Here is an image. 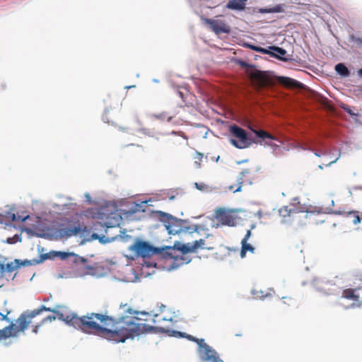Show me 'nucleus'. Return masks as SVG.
<instances>
[{
  "instance_id": "nucleus-48",
  "label": "nucleus",
  "mask_w": 362,
  "mask_h": 362,
  "mask_svg": "<svg viewBox=\"0 0 362 362\" xmlns=\"http://www.w3.org/2000/svg\"><path fill=\"white\" fill-rule=\"evenodd\" d=\"M241 247L243 248H244L245 250H246V252L249 251L252 253H254L255 250V248L252 245L248 243L247 242H245V243L241 242Z\"/></svg>"
},
{
  "instance_id": "nucleus-6",
  "label": "nucleus",
  "mask_w": 362,
  "mask_h": 362,
  "mask_svg": "<svg viewBox=\"0 0 362 362\" xmlns=\"http://www.w3.org/2000/svg\"><path fill=\"white\" fill-rule=\"evenodd\" d=\"M195 343L198 346L197 353L200 361L203 362H224L220 358L218 352L205 342L204 339L197 338Z\"/></svg>"
},
{
  "instance_id": "nucleus-36",
  "label": "nucleus",
  "mask_w": 362,
  "mask_h": 362,
  "mask_svg": "<svg viewBox=\"0 0 362 362\" xmlns=\"http://www.w3.org/2000/svg\"><path fill=\"white\" fill-rule=\"evenodd\" d=\"M72 257H74L72 262L76 265H79V264L84 265L88 262V259L86 258H85L84 257H81L74 252V255H72Z\"/></svg>"
},
{
  "instance_id": "nucleus-27",
  "label": "nucleus",
  "mask_w": 362,
  "mask_h": 362,
  "mask_svg": "<svg viewBox=\"0 0 362 362\" xmlns=\"http://www.w3.org/2000/svg\"><path fill=\"white\" fill-rule=\"evenodd\" d=\"M90 240H98L100 244L105 245L107 243H110L118 240V235H115L111 238L106 237L104 235H100L96 233H92L91 238Z\"/></svg>"
},
{
  "instance_id": "nucleus-43",
  "label": "nucleus",
  "mask_w": 362,
  "mask_h": 362,
  "mask_svg": "<svg viewBox=\"0 0 362 362\" xmlns=\"http://www.w3.org/2000/svg\"><path fill=\"white\" fill-rule=\"evenodd\" d=\"M7 215L9 216L11 221H20L24 222L28 218V216L23 217L21 216L16 214L15 213H11V211L7 212Z\"/></svg>"
},
{
  "instance_id": "nucleus-60",
  "label": "nucleus",
  "mask_w": 362,
  "mask_h": 362,
  "mask_svg": "<svg viewBox=\"0 0 362 362\" xmlns=\"http://www.w3.org/2000/svg\"><path fill=\"white\" fill-rule=\"evenodd\" d=\"M165 332V327L153 326V333H161Z\"/></svg>"
},
{
  "instance_id": "nucleus-18",
  "label": "nucleus",
  "mask_w": 362,
  "mask_h": 362,
  "mask_svg": "<svg viewBox=\"0 0 362 362\" xmlns=\"http://www.w3.org/2000/svg\"><path fill=\"white\" fill-rule=\"evenodd\" d=\"M248 0H228L225 7L229 10L244 11L246 10V3Z\"/></svg>"
},
{
  "instance_id": "nucleus-40",
  "label": "nucleus",
  "mask_w": 362,
  "mask_h": 362,
  "mask_svg": "<svg viewBox=\"0 0 362 362\" xmlns=\"http://www.w3.org/2000/svg\"><path fill=\"white\" fill-rule=\"evenodd\" d=\"M35 237L45 238L49 240H54V233L51 230H47V232H36Z\"/></svg>"
},
{
  "instance_id": "nucleus-46",
  "label": "nucleus",
  "mask_w": 362,
  "mask_h": 362,
  "mask_svg": "<svg viewBox=\"0 0 362 362\" xmlns=\"http://www.w3.org/2000/svg\"><path fill=\"white\" fill-rule=\"evenodd\" d=\"M15 263L18 264L19 268L22 267H28L31 266L30 261L29 259H15Z\"/></svg>"
},
{
  "instance_id": "nucleus-13",
  "label": "nucleus",
  "mask_w": 362,
  "mask_h": 362,
  "mask_svg": "<svg viewBox=\"0 0 362 362\" xmlns=\"http://www.w3.org/2000/svg\"><path fill=\"white\" fill-rule=\"evenodd\" d=\"M286 5L285 4H276L271 7H247L246 11L248 14L254 15L255 13H259L261 14L266 13H284L286 12Z\"/></svg>"
},
{
  "instance_id": "nucleus-21",
  "label": "nucleus",
  "mask_w": 362,
  "mask_h": 362,
  "mask_svg": "<svg viewBox=\"0 0 362 362\" xmlns=\"http://www.w3.org/2000/svg\"><path fill=\"white\" fill-rule=\"evenodd\" d=\"M16 322L18 323V326H16L15 329H17V332H24L31 321L26 315V313H23L17 319Z\"/></svg>"
},
{
  "instance_id": "nucleus-3",
  "label": "nucleus",
  "mask_w": 362,
  "mask_h": 362,
  "mask_svg": "<svg viewBox=\"0 0 362 362\" xmlns=\"http://www.w3.org/2000/svg\"><path fill=\"white\" fill-rule=\"evenodd\" d=\"M141 319L136 316H129L127 314V319L123 325L122 334L119 338H114V343H124L127 339H133L135 337H139L141 334L148 333V327H145L148 325L145 323L136 322Z\"/></svg>"
},
{
  "instance_id": "nucleus-28",
  "label": "nucleus",
  "mask_w": 362,
  "mask_h": 362,
  "mask_svg": "<svg viewBox=\"0 0 362 362\" xmlns=\"http://www.w3.org/2000/svg\"><path fill=\"white\" fill-rule=\"evenodd\" d=\"M171 337H176V338H185L188 339L189 341L195 342L197 340V337H195L191 334H189L186 332H180L175 330L171 332Z\"/></svg>"
},
{
  "instance_id": "nucleus-59",
  "label": "nucleus",
  "mask_w": 362,
  "mask_h": 362,
  "mask_svg": "<svg viewBox=\"0 0 362 362\" xmlns=\"http://www.w3.org/2000/svg\"><path fill=\"white\" fill-rule=\"evenodd\" d=\"M22 231L26 232L28 235L31 236H35L36 231L33 230V229L30 228H24L22 229Z\"/></svg>"
},
{
  "instance_id": "nucleus-23",
  "label": "nucleus",
  "mask_w": 362,
  "mask_h": 362,
  "mask_svg": "<svg viewBox=\"0 0 362 362\" xmlns=\"http://www.w3.org/2000/svg\"><path fill=\"white\" fill-rule=\"evenodd\" d=\"M334 70L341 78H348L351 76V70L343 62L337 64L334 66Z\"/></svg>"
},
{
  "instance_id": "nucleus-24",
  "label": "nucleus",
  "mask_w": 362,
  "mask_h": 362,
  "mask_svg": "<svg viewBox=\"0 0 362 362\" xmlns=\"http://www.w3.org/2000/svg\"><path fill=\"white\" fill-rule=\"evenodd\" d=\"M71 204H52V207L49 208V213L52 214V212L57 214H65L71 209Z\"/></svg>"
},
{
  "instance_id": "nucleus-17",
  "label": "nucleus",
  "mask_w": 362,
  "mask_h": 362,
  "mask_svg": "<svg viewBox=\"0 0 362 362\" xmlns=\"http://www.w3.org/2000/svg\"><path fill=\"white\" fill-rule=\"evenodd\" d=\"M150 216L152 218H155L156 216H161L163 218H168V220H173L175 223H179V224L181 226H182L184 223H187L189 222L188 219L179 218H177V217L173 216L170 214H168V213H166V212H164L162 211H159V210L151 211Z\"/></svg>"
},
{
  "instance_id": "nucleus-4",
  "label": "nucleus",
  "mask_w": 362,
  "mask_h": 362,
  "mask_svg": "<svg viewBox=\"0 0 362 362\" xmlns=\"http://www.w3.org/2000/svg\"><path fill=\"white\" fill-rule=\"evenodd\" d=\"M128 250L133 252L134 255L129 258L134 260L136 258L141 257L144 259L150 258L158 252L156 246H154L148 240L141 238H136L133 244L129 246Z\"/></svg>"
},
{
  "instance_id": "nucleus-35",
  "label": "nucleus",
  "mask_w": 362,
  "mask_h": 362,
  "mask_svg": "<svg viewBox=\"0 0 362 362\" xmlns=\"http://www.w3.org/2000/svg\"><path fill=\"white\" fill-rule=\"evenodd\" d=\"M22 240V236L21 233H16L13 237H8L6 238L4 243L12 245L16 243H20Z\"/></svg>"
},
{
  "instance_id": "nucleus-16",
  "label": "nucleus",
  "mask_w": 362,
  "mask_h": 362,
  "mask_svg": "<svg viewBox=\"0 0 362 362\" xmlns=\"http://www.w3.org/2000/svg\"><path fill=\"white\" fill-rule=\"evenodd\" d=\"M157 249L158 250V252H157L156 255H159L163 259H172L173 260L179 261L185 259V257L180 255L175 256L173 252L170 251L172 250H174V245L157 247Z\"/></svg>"
},
{
  "instance_id": "nucleus-42",
  "label": "nucleus",
  "mask_w": 362,
  "mask_h": 362,
  "mask_svg": "<svg viewBox=\"0 0 362 362\" xmlns=\"http://www.w3.org/2000/svg\"><path fill=\"white\" fill-rule=\"evenodd\" d=\"M350 216L354 217L353 223L354 225H356V224L361 223V218L359 216V215L357 214V211H348L346 213V217H350Z\"/></svg>"
},
{
  "instance_id": "nucleus-34",
  "label": "nucleus",
  "mask_w": 362,
  "mask_h": 362,
  "mask_svg": "<svg viewBox=\"0 0 362 362\" xmlns=\"http://www.w3.org/2000/svg\"><path fill=\"white\" fill-rule=\"evenodd\" d=\"M74 255V252H66V251H56L55 250V258L59 257L62 260H66L69 257Z\"/></svg>"
},
{
  "instance_id": "nucleus-37",
  "label": "nucleus",
  "mask_w": 362,
  "mask_h": 362,
  "mask_svg": "<svg viewBox=\"0 0 362 362\" xmlns=\"http://www.w3.org/2000/svg\"><path fill=\"white\" fill-rule=\"evenodd\" d=\"M318 213H322V211H318ZM348 211H341V210H332L329 207H327L325 209V211H323V213L328 214H334V215H341L346 217V213Z\"/></svg>"
},
{
  "instance_id": "nucleus-55",
  "label": "nucleus",
  "mask_w": 362,
  "mask_h": 362,
  "mask_svg": "<svg viewBox=\"0 0 362 362\" xmlns=\"http://www.w3.org/2000/svg\"><path fill=\"white\" fill-rule=\"evenodd\" d=\"M83 268L87 269V270L91 271L90 272H87L88 274H90V275H93L94 274V272L95 270V268L93 266H91V265L88 264H85L83 265Z\"/></svg>"
},
{
  "instance_id": "nucleus-56",
  "label": "nucleus",
  "mask_w": 362,
  "mask_h": 362,
  "mask_svg": "<svg viewBox=\"0 0 362 362\" xmlns=\"http://www.w3.org/2000/svg\"><path fill=\"white\" fill-rule=\"evenodd\" d=\"M54 312H52L53 313L56 314V317L57 318L60 320V321H63L64 319V315L61 313L60 311L57 310V309L54 308Z\"/></svg>"
},
{
  "instance_id": "nucleus-33",
  "label": "nucleus",
  "mask_w": 362,
  "mask_h": 362,
  "mask_svg": "<svg viewBox=\"0 0 362 362\" xmlns=\"http://www.w3.org/2000/svg\"><path fill=\"white\" fill-rule=\"evenodd\" d=\"M243 45L244 47L249 48L252 51H255L261 54L264 52V47L257 45L255 44H252L250 42H244Z\"/></svg>"
},
{
  "instance_id": "nucleus-12",
  "label": "nucleus",
  "mask_w": 362,
  "mask_h": 362,
  "mask_svg": "<svg viewBox=\"0 0 362 362\" xmlns=\"http://www.w3.org/2000/svg\"><path fill=\"white\" fill-rule=\"evenodd\" d=\"M230 212V211H226L225 208H217L214 211V218L217 219L222 226L235 227L238 224L235 221L236 217L232 216Z\"/></svg>"
},
{
  "instance_id": "nucleus-63",
  "label": "nucleus",
  "mask_w": 362,
  "mask_h": 362,
  "mask_svg": "<svg viewBox=\"0 0 362 362\" xmlns=\"http://www.w3.org/2000/svg\"><path fill=\"white\" fill-rule=\"evenodd\" d=\"M9 313H10V312L7 311V314L6 315H4L2 313L0 312V317H1L0 319H1V320L9 322L10 320L7 317L8 314H9Z\"/></svg>"
},
{
  "instance_id": "nucleus-19",
  "label": "nucleus",
  "mask_w": 362,
  "mask_h": 362,
  "mask_svg": "<svg viewBox=\"0 0 362 362\" xmlns=\"http://www.w3.org/2000/svg\"><path fill=\"white\" fill-rule=\"evenodd\" d=\"M174 250L179 251L182 255L195 252L190 243H182L178 240L174 243Z\"/></svg>"
},
{
  "instance_id": "nucleus-51",
  "label": "nucleus",
  "mask_w": 362,
  "mask_h": 362,
  "mask_svg": "<svg viewBox=\"0 0 362 362\" xmlns=\"http://www.w3.org/2000/svg\"><path fill=\"white\" fill-rule=\"evenodd\" d=\"M57 319V317L56 315H49L47 317H45V318H43L41 322L42 323L45 324L47 323V322H52L54 320H55Z\"/></svg>"
},
{
  "instance_id": "nucleus-53",
  "label": "nucleus",
  "mask_w": 362,
  "mask_h": 362,
  "mask_svg": "<svg viewBox=\"0 0 362 362\" xmlns=\"http://www.w3.org/2000/svg\"><path fill=\"white\" fill-rule=\"evenodd\" d=\"M149 116L153 117L154 118L160 120H164L166 117L165 112H161L160 114H151Z\"/></svg>"
},
{
  "instance_id": "nucleus-58",
  "label": "nucleus",
  "mask_w": 362,
  "mask_h": 362,
  "mask_svg": "<svg viewBox=\"0 0 362 362\" xmlns=\"http://www.w3.org/2000/svg\"><path fill=\"white\" fill-rule=\"evenodd\" d=\"M108 112H109V109L107 107V108L105 109L104 113H103V115L102 116V119H103V121L105 123H109L110 122V121H109V119L107 118V113Z\"/></svg>"
},
{
  "instance_id": "nucleus-25",
  "label": "nucleus",
  "mask_w": 362,
  "mask_h": 362,
  "mask_svg": "<svg viewBox=\"0 0 362 362\" xmlns=\"http://www.w3.org/2000/svg\"><path fill=\"white\" fill-rule=\"evenodd\" d=\"M286 50L279 46H274L272 57L283 62H288L291 60V58L286 57Z\"/></svg>"
},
{
  "instance_id": "nucleus-38",
  "label": "nucleus",
  "mask_w": 362,
  "mask_h": 362,
  "mask_svg": "<svg viewBox=\"0 0 362 362\" xmlns=\"http://www.w3.org/2000/svg\"><path fill=\"white\" fill-rule=\"evenodd\" d=\"M201 230H209L208 228L204 224H195L194 225V228L191 227V230L189 231H187L189 234H192L193 233H197L199 234Z\"/></svg>"
},
{
  "instance_id": "nucleus-26",
  "label": "nucleus",
  "mask_w": 362,
  "mask_h": 362,
  "mask_svg": "<svg viewBox=\"0 0 362 362\" xmlns=\"http://www.w3.org/2000/svg\"><path fill=\"white\" fill-rule=\"evenodd\" d=\"M91 232L90 230L87 228H81L80 226V231L78 232V235L80 236L81 240L79 241V245H83L88 242H91L93 240H90L91 238Z\"/></svg>"
},
{
  "instance_id": "nucleus-39",
  "label": "nucleus",
  "mask_w": 362,
  "mask_h": 362,
  "mask_svg": "<svg viewBox=\"0 0 362 362\" xmlns=\"http://www.w3.org/2000/svg\"><path fill=\"white\" fill-rule=\"evenodd\" d=\"M40 261L42 262V263L47 260H54L55 259V250H51L49 252L40 254Z\"/></svg>"
},
{
  "instance_id": "nucleus-32",
  "label": "nucleus",
  "mask_w": 362,
  "mask_h": 362,
  "mask_svg": "<svg viewBox=\"0 0 362 362\" xmlns=\"http://www.w3.org/2000/svg\"><path fill=\"white\" fill-rule=\"evenodd\" d=\"M349 41L353 43V47L356 48L362 47V37H356L354 34L349 35Z\"/></svg>"
},
{
  "instance_id": "nucleus-20",
  "label": "nucleus",
  "mask_w": 362,
  "mask_h": 362,
  "mask_svg": "<svg viewBox=\"0 0 362 362\" xmlns=\"http://www.w3.org/2000/svg\"><path fill=\"white\" fill-rule=\"evenodd\" d=\"M250 130L255 134L256 139L258 142L257 144H262V141H264L265 139H269V140H274V137L271 135L270 134L266 132L264 130L259 129L257 130L252 127H250Z\"/></svg>"
},
{
  "instance_id": "nucleus-50",
  "label": "nucleus",
  "mask_w": 362,
  "mask_h": 362,
  "mask_svg": "<svg viewBox=\"0 0 362 362\" xmlns=\"http://www.w3.org/2000/svg\"><path fill=\"white\" fill-rule=\"evenodd\" d=\"M274 46L275 45H271L267 47H264V52H262V54H268L272 57Z\"/></svg>"
},
{
  "instance_id": "nucleus-1",
  "label": "nucleus",
  "mask_w": 362,
  "mask_h": 362,
  "mask_svg": "<svg viewBox=\"0 0 362 362\" xmlns=\"http://www.w3.org/2000/svg\"><path fill=\"white\" fill-rule=\"evenodd\" d=\"M120 308L122 309V313L117 317L108 315L107 313H88L85 315V319L88 321H92L95 323L97 327H86L88 334H95L97 335L110 336L112 341L114 338H119L122 334L123 325L127 319V314L137 315L136 310L128 306L127 304H121Z\"/></svg>"
},
{
  "instance_id": "nucleus-5",
  "label": "nucleus",
  "mask_w": 362,
  "mask_h": 362,
  "mask_svg": "<svg viewBox=\"0 0 362 362\" xmlns=\"http://www.w3.org/2000/svg\"><path fill=\"white\" fill-rule=\"evenodd\" d=\"M230 134L238 139H230V144L239 149L246 148L252 144H257V141L253 139L252 136L242 127L237 124H232L229 127Z\"/></svg>"
},
{
  "instance_id": "nucleus-8",
  "label": "nucleus",
  "mask_w": 362,
  "mask_h": 362,
  "mask_svg": "<svg viewBox=\"0 0 362 362\" xmlns=\"http://www.w3.org/2000/svg\"><path fill=\"white\" fill-rule=\"evenodd\" d=\"M291 205L293 206V209H289L288 206H284L279 210V215L283 217L281 221L282 224H285L286 223V220L285 218L286 217L289 216L291 213H313L312 211H309L305 206L300 204L298 197H294L292 199Z\"/></svg>"
},
{
  "instance_id": "nucleus-41",
  "label": "nucleus",
  "mask_w": 362,
  "mask_h": 362,
  "mask_svg": "<svg viewBox=\"0 0 362 362\" xmlns=\"http://www.w3.org/2000/svg\"><path fill=\"white\" fill-rule=\"evenodd\" d=\"M18 269H19V266L18 265V264L15 263V260H14L13 262L5 264L4 273L5 272H12Z\"/></svg>"
},
{
  "instance_id": "nucleus-52",
  "label": "nucleus",
  "mask_w": 362,
  "mask_h": 362,
  "mask_svg": "<svg viewBox=\"0 0 362 362\" xmlns=\"http://www.w3.org/2000/svg\"><path fill=\"white\" fill-rule=\"evenodd\" d=\"M143 266H145L148 268H156L157 263L155 262L145 261V259H144Z\"/></svg>"
},
{
  "instance_id": "nucleus-11",
  "label": "nucleus",
  "mask_w": 362,
  "mask_h": 362,
  "mask_svg": "<svg viewBox=\"0 0 362 362\" xmlns=\"http://www.w3.org/2000/svg\"><path fill=\"white\" fill-rule=\"evenodd\" d=\"M158 219L165 226L168 233L169 235H179L182 232L186 233L191 230V226H184L175 223L173 220H168V218H163L161 216H157Z\"/></svg>"
},
{
  "instance_id": "nucleus-14",
  "label": "nucleus",
  "mask_w": 362,
  "mask_h": 362,
  "mask_svg": "<svg viewBox=\"0 0 362 362\" xmlns=\"http://www.w3.org/2000/svg\"><path fill=\"white\" fill-rule=\"evenodd\" d=\"M205 22L207 25H209L211 30L216 35H220L222 33L230 34L231 32L230 27L223 21L212 18H205Z\"/></svg>"
},
{
  "instance_id": "nucleus-44",
  "label": "nucleus",
  "mask_w": 362,
  "mask_h": 362,
  "mask_svg": "<svg viewBox=\"0 0 362 362\" xmlns=\"http://www.w3.org/2000/svg\"><path fill=\"white\" fill-rule=\"evenodd\" d=\"M119 233H120V234L117 235H118V239H120L123 242L126 243V242H128V241H129L130 240L132 239V235L126 234V230L125 229H124L123 230H120Z\"/></svg>"
},
{
  "instance_id": "nucleus-57",
  "label": "nucleus",
  "mask_w": 362,
  "mask_h": 362,
  "mask_svg": "<svg viewBox=\"0 0 362 362\" xmlns=\"http://www.w3.org/2000/svg\"><path fill=\"white\" fill-rule=\"evenodd\" d=\"M138 132L145 134V135H147L148 136H153L152 134H151V131L148 129H146V128H140Z\"/></svg>"
},
{
  "instance_id": "nucleus-7",
  "label": "nucleus",
  "mask_w": 362,
  "mask_h": 362,
  "mask_svg": "<svg viewBox=\"0 0 362 362\" xmlns=\"http://www.w3.org/2000/svg\"><path fill=\"white\" fill-rule=\"evenodd\" d=\"M62 322H64L66 325L70 327L80 329L83 333H89V332L86 330V327L93 328L97 327L98 325L92 321L86 320L85 315L79 317L76 313H71L64 316V319Z\"/></svg>"
},
{
  "instance_id": "nucleus-15",
  "label": "nucleus",
  "mask_w": 362,
  "mask_h": 362,
  "mask_svg": "<svg viewBox=\"0 0 362 362\" xmlns=\"http://www.w3.org/2000/svg\"><path fill=\"white\" fill-rule=\"evenodd\" d=\"M103 210L104 209H101V211L98 212V218L103 219L105 217V221L103 223L104 226L107 228L119 226L122 221L121 216L116 212H111L106 216Z\"/></svg>"
},
{
  "instance_id": "nucleus-10",
  "label": "nucleus",
  "mask_w": 362,
  "mask_h": 362,
  "mask_svg": "<svg viewBox=\"0 0 362 362\" xmlns=\"http://www.w3.org/2000/svg\"><path fill=\"white\" fill-rule=\"evenodd\" d=\"M147 204V201H142L140 203L134 202L129 209H124L123 214L125 216L127 219L130 221H141L144 218V215L139 214L138 213H144L146 211L145 207Z\"/></svg>"
},
{
  "instance_id": "nucleus-47",
  "label": "nucleus",
  "mask_w": 362,
  "mask_h": 362,
  "mask_svg": "<svg viewBox=\"0 0 362 362\" xmlns=\"http://www.w3.org/2000/svg\"><path fill=\"white\" fill-rule=\"evenodd\" d=\"M25 313H26V315L28 316V317L29 318L30 320V319H32L40 314V313L37 308L35 309L32 311L26 310Z\"/></svg>"
},
{
  "instance_id": "nucleus-49",
  "label": "nucleus",
  "mask_w": 362,
  "mask_h": 362,
  "mask_svg": "<svg viewBox=\"0 0 362 362\" xmlns=\"http://www.w3.org/2000/svg\"><path fill=\"white\" fill-rule=\"evenodd\" d=\"M160 134L163 136H167V135L180 136L183 137L184 139H187V136L182 132H177L175 130H173L169 133H161Z\"/></svg>"
},
{
  "instance_id": "nucleus-30",
  "label": "nucleus",
  "mask_w": 362,
  "mask_h": 362,
  "mask_svg": "<svg viewBox=\"0 0 362 362\" xmlns=\"http://www.w3.org/2000/svg\"><path fill=\"white\" fill-rule=\"evenodd\" d=\"M193 249L196 252L197 249H205L207 250H212L214 249L213 247H206L205 246V239L201 238L199 240H196L192 243Z\"/></svg>"
},
{
  "instance_id": "nucleus-29",
  "label": "nucleus",
  "mask_w": 362,
  "mask_h": 362,
  "mask_svg": "<svg viewBox=\"0 0 362 362\" xmlns=\"http://www.w3.org/2000/svg\"><path fill=\"white\" fill-rule=\"evenodd\" d=\"M250 173V170L248 169H245L242 172L240 173L237 177V182H238V187L233 190V192H240L242 191V186L243 183V177L246 175H248Z\"/></svg>"
},
{
  "instance_id": "nucleus-31",
  "label": "nucleus",
  "mask_w": 362,
  "mask_h": 362,
  "mask_svg": "<svg viewBox=\"0 0 362 362\" xmlns=\"http://www.w3.org/2000/svg\"><path fill=\"white\" fill-rule=\"evenodd\" d=\"M341 108L348 114L349 115L352 119L355 121V122L358 123V117H359V113L358 112H355L352 107L347 105H344L343 104L341 105Z\"/></svg>"
},
{
  "instance_id": "nucleus-9",
  "label": "nucleus",
  "mask_w": 362,
  "mask_h": 362,
  "mask_svg": "<svg viewBox=\"0 0 362 362\" xmlns=\"http://www.w3.org/2000/svg\"><path fill=\"white\" fill-rule=\"evenodd\" d=\"M47 230H51L54 233V240L61 239L62 238H69L73 235L77 236L80 231V226H74L69 223L68 226L60 227L59 228H47Z\"/></svg>"
},
{
  "instance_id": "nucleus-2",
  "label": "nucleus",
  "mask_w": 362,
  "mask_h": 362,
  "mask_svg": "<svg viewBox=\"0 0 362 362\" xmlns=\"http://www.w3.org/2000/svg\"><path fill=\"white\" fill-rule=\"evenodd\" d=\"M311 284L317 291L325 296H339L341 294V297L343 298L354 300V303L346 307V309L358 308L361 305L358 303L359 296L356 293L355 289L347 288L341 290L332 281L328 280L326 278H314Z\"/></svg>"
},
{
  "instance_id": "nucleus-64",
  "label": "nucleus",
  "mask_w": 362,
  "mask_h": 362,
  "mask_svg": "<svg viewBox=\"0 0 362 362\" xmlns=\"http://www.w3.org/2000/svg\"><path fill=\"white\" fill-rule=\"evenodd\" d=\"M84 197L86 199V202L88 203L89 204H91L93 203L91 197L89 193L86 192L84 194Z\"/></svg>"
},
{
  "instance_id": "nucleus-54",
  "label": "nucleus",
  "mask_w": 362,
  "mask_h": 362,
  "mask_svg": "<svg viewBox=\"0 0 362 362\" xmlns=\"http://www.w3.org/2000/svg\"><path fill=\"white\" fill-rule=\"evenodd\" d=\"M37 309H38V310L40 311V314H41L43 311H47V312H50V313L54 312V308H48V307H47V306H46V305H40V307H39Z\"/></svg>"
},
{
  "instance_id": "nucleus-62",
  "label": "nucleus",
  "mask_w": 362,
  "mask_h": 362,
  "mask_svg": "<svg viewBox=\"0 0 362 362\" xmlns=\"http://www.w3.org/2000/svg\"><path fill=\"white\" fill-rule=\"evenodd\" d=\"M252 233L250 230H247L246 232V234L245 235V237L243 238L241 242L245 243L247 242V240L250 238Z\"/></svg>"
},
{
  "instance_id": "nucleus-61",
  "label": "nucleus",
  "mask_w": 362,
  "mask_h": 362,
  "mask_svg": "<svg viewBox=\"0 0 362 362\" xmlns=\"http://www.w3.org/2000/svg\"><path fill=\"white\" fill-rule=\"evenodd\" d=\"M29 261H30L31 265H36V264H40L42 263V262L40 261V255H39L38 258H34L33 259H29Z\"/></svg>"
},
{
  "instance_id": "nucleus-45",
  "label": "nucleus",
  "mask_w": 362,
  "mask_h": 362,
  "mask_svg": "<svg viewBox=\"0 0 362 362\" xmlns=\"http://www.w3.org/2000/svg\"><path fill=\"white\" fill-rule=\"evenodd\" d=\"M177 261L178 260H173V262H171L170 266L167 268V271L168 272L174 271L184 264L183 262H181L180 263H177Z\"/></svg>"
},
{
  "instance_id": "nucleus-22",
  "label": "nucleus",
  "mask_w": 362,
  "mask_h": 362,
  "mask_svg": "<svg viewBox=\"0 0 362 362\" xmlns=\"http://www.w3.org/2000/svg\"><path fill=\"white\" fill-rule=\"evenodd\" d=\"M16 325L11 323V325L6 326L2 329H0V341L2 339H6L10 337H16V332H13Z\"/></svg>"
}]
</instances>
